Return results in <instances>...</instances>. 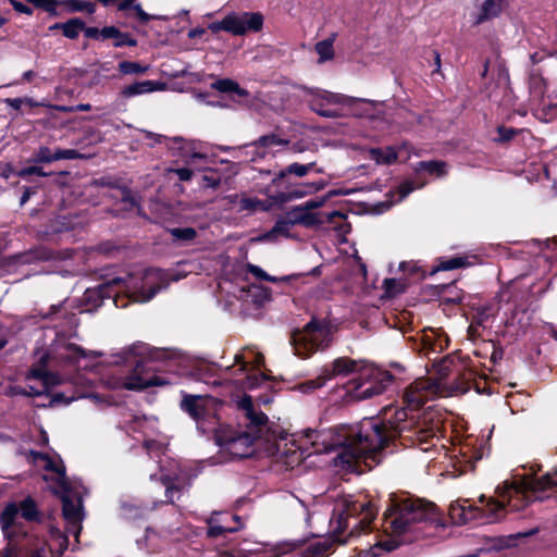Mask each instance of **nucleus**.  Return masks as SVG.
Instances as JSON below:
<instances>
[{
  "label": "nucleus",
  "instance_id": "cd10ccee",
  "mask_svg": "<svg viewBox=\"0 0 557 557\" xmlns=\"http://www.w3.org/2000/svg\"><path fill=\"white\" fill-rule=\"evenodd\" d=\"M447 164L444 161H421L417 163L414 170L417 172L425 171L429 174L436 175L438 177L444 176L447 173Z\"/></svg>",
  "mask_w": 557,
  "mask_h": 557
},
{
  "label": "nucleus",
  "instance_id": "4be33fe9",
  "mask_svg": "<svg viewBox=\"0 0 557 557\" xmlns=\"http://www.w3.org/2000/svg\"><path fill=\"white\" fill-rule=\"evenodd\" d=\"M20 516V509L15 503L7 505L2 510L0 515V525L5 535L10 534V529L15 525V522Z\"/></svg>",
  "mask_w": 557,
  "mask_h": 557
},
{
  "label": "nucleus",
  "instance_id": "9b49d317",
  "mask_svg": "<svg viewBox=\"0 0 557 557\" xmlns=\"http://www.w3.org/2000/svg\"><path fill=\"white\" fill-rule=\"evenodd\" d=\"M144 446L151 458L159 459L160 475L156 473L150 474V480H160L165 486V496L170 503L174 502V494L186 487L191 483L193 475L181 467L176 460L170 458H161L165 456L166 447L154 440H145Z\"/></svg>",
  "mask_w": 557,
  "mask_h": 557
},
{
  "label": "nucleus",
  "instance_id": "423d86ee",
  "mask_svg": "<svg viewBox=\"0 0 557 557\" xmlns=\"http://www.w3.org/2000/svg\"><path fill=\"white\" fill-rule=\"evenodd\" d=\"M169 285L168 274L160 269H148L141 277L128 274L116 276L85 290L83 301L85 311L99 308L106 298H112L116 308H124L127 301L147 302Z\"/></svg>",
  "mask_w": 557,
  "mask_h": 557
},
{
  "label": "nucleus",
  "instance_id": "a878e982",
  "mask_svg": "<svg viewBox=\"0 0 557 557\" xmlns=\"http://www.w3.org/2000/svg\"><path fill=\"white\" fill-rule=\"evenodd\" d=\"M85 23L79 18H72L65 23H57L51 26V29H62L63 35L70 39L78 37L79 33L84 29Z\"/></svg>",
  "mask_w": 557,
  "mask_h": 557
},
{
  "label": "nucleus",
  "instance_id": "864d4df0",
  "mask_svg": "<svg viewBox=\"0 0 557 557\" xmlns=\"http://www.w3.org/2000/svg\"><path fill=\"white\" fill-rule=\"evenodd\" d=\"M131 11H133V12H134V14L136 15V17H137L141 23H147V22H149L150 20H152V18H153V16H152V15H150V14L146 13V12L141 9V7H140V4H139V3H136V2H135V3H134V5H133V9H131Z\"/></svg>",
  "mask_w": 557,
  "mask_h": 557
},
{
  "label": "nucleus",
  "instance_id": "393cba45",
  "mask_svg": "<svg viewBox=\"0 0 557 557\" xmlns=\"http://www.w3.org/2000/svg\"><path fill=\"white\" fill-rule=\"evenodd\" d=\"M235 362L239 366L238 371L244 372L246 367L250 363L257 366L261 364L263 362V356L251 348H247L242 354L235 355Z\"/></svg>",
  "mask_w": 557,
  "mask_h": 557
},
{
  "label": "nucleus",
  "instance_id": "79ce46f5",
  "mask_svg": "<svg viewBox=\"0 0 557 557\" xmlns=\"http://www.w3.org/2000/svg\"><path fill=\"white\" fill-rule=\"evenodd\" d=\"M67 4L74 12H87L88 14H92L96 11L95 3L86 0H69Z\"/></svg>",
  "mask_w": 557,
  "mask_h": 557
},
{
  "label": "nucleus",
  "instance_id": "c03bdc74",
  "mask_svg": "<svg viewBox=\"0 0 557 557\" xmlns=\"http://www.w3.org/2000/svg\"><path fill=\"white\" fill-rule=\"evenodd\" d=\"M84 154L78 152L75 149H61L58 148L54 150V162L60 160H76L84 159Z\"/></svg>",
  "mask_w": 557,
  "mask_h": 557
},
{
  "label": "nucleus",
  "instance_id": "2f4dec72",
  "mask_svg": "<svg viewBox=\"0 0 557 557\" xmlns=\"http://www.w3.org/2000/svg\"><path fill=\"white\" fill-rule=\"evenodd\" d=\"M247 271L251 273L256 278L268 281L272 283H282V282H289L292 278H294L293 275H286L282 277H276L268 274L263 269H261L259 265L255 264H247Z\"/></svg>",
  "mask_w": 557,
  "mask_h": 557
},
{
  "label": "nucleus",
  "instance_id": "774afa93",
  "mask_svg": "<svg viewBox=\"0 0 557 557\" xmlns=\"http://www.w3.org/2000/svg\"><path fill=\"white\" fill-rule=\"evenodd\" d=\"M146 137L147 138H150V139H153L154 143H162V139H164L165 137L162 136V135H159V134H153L151 132H146Z\"/></svg>",
  "mask_w": 557,
  "mask_h": 557
},
{
  "label": "nucleus",
  "instance_id": "5701e85b",
  "mask_svg": "<svg viewBox=\"0 0 557 557\" xmlns=\"http://www.w3.org/2000/svg\"><path fill=\"white\" fill-rule=\"evenodd\" d=\"M337 34L332 33L329 38L315 44L314 50L319 55V63H324L334 58L333 45L336 40Z\"/></svg>",
  "mask_w": 557,
  "mask_h": 557
},
{
  "label": "nucleus",
  "instance_id": "f704fd0d",
  "mask_svg": "<svg viewBox=\"0 0 557 557\" xmlns=\"http://www.w3.org/2000/svg\"><path fill=\"white\" fill-rule=\"evenodd\" d=\"M18 506L20 515L22 518L28 521L37 520L38 510L36 503L30 497L23 499Z\"/></svg>",
  "mask_w": 557,
  "mask_h": 557
},
{
  "label": "nucleus",
  "instance_id": "ddd939ff",
  "mask_svg": "<svg viewBox=\"0 0 557 557\" xmlns=\"http://www.w3.org/2000/svg\"><path fill=\"white\" fill-rule=\"evenodd\" d=\"M263 26V15L259 12H230L221 21L209 24L212 33L227 32L243 36L248 32H259Z\"/></svg>",
  "mask_w": 557,
  "mask_h": 557
},
{
  "label": "nucleus",
  "instance_id": "6e6d98bb",
  "mask_svg": "<svg viewBox=\"0 0 557 557\" xmlns=\"http://www.w3.org/2000/svg\"><path fill=\"white\" fill-rule=\"evenodd\" d=\"M413 190H414V186H412L411 183L407 182V183L401 184L397 190V194H398L397 201L404 200Z\"/></svg>",
  "mask_w": 557,
  "mask_h": 557
},
{
  "label": "nucleus",
  "instance_id": "bf43d9fd",
  "mask_svg": "<svg viewBox=\"0 0 557 557\" xmlns=\"http://www.w3.org/2000/svg\"><path fill=\"white\" fill-rule=\"evenodd\" d=\"M173 172L177 175V177L181 181H184V182H187V181L191 180V177H193V171L188 168L175 169V170H173Z\"/></svg>",
  "mask_w": 557,
  "mask_h": 557
},
{
  "label": "nucleus",
  "instance_id": "dca6fc26",
  "mask_svg": "<svg viewBox=\"0 0 557 557\" xmlns=\"http://www.w3.org/2000/svg\"><path fill=\"white\" fill-rule=\"evenodd\" d=\"M310 171H315L317 173H322L323 170L320 168H317L315 162H309L307 164L301 163H292L287 165L285 169L281 170L278 173L275 174V176L272 178L271 183L273 186L280 187L283 184V181L288 175H295L297 177H304L306 176Z\"/></svg>",
  "mask_w": 557,
  "mask_h": 557
},
{
  "label": "nucleus",
  "instance_id": "ea45409f",
  "mask_svg": "<svg viewBox=\"0 0 557 557\" xmlns=\"http://www.w3.org/2000/svg\"><path fill=\"white\" fill-rule=\"evenodd\" d=\"M540 246L543 257L550 262L557 263V239H546L540 243Z\"/></svg>",
  "mask_w": 557,
  "mask_h": 557
},
{
  "label": "nucleus",
  "instance_id": "f257e3e1",
  "mask_svg": "<svg viewBox=\"0 0 557 557\" xmlns=\"http://www.w3.org/2000/svg\"><path fill=\"white\" fill-rule=\"evenodd\" d=\"M438 393V385L431 379H418L405 391L406 408L386 407L380 417L363 419L356 425L331 429H306L304 440L310 454L336 453L332 461L336 469L361 473L382 460V450L389 442L399 440L405 447H421L428 451L440 431V420L433 411L418 409Z\"/></svg>",
  "mask_w": 557,
  "mask_h": 557
},
{
  "label": "nucleus",
  "instance_id": "f3484780",
  "mask_svg": "<svg viewBox=\"0 0 557 557\" xmlns=\"http://www.w3.org/2000/svg\"><path fill=\"white\" fill-rule=\"evenodd\" d=\"M289 145V140L280 137L275 133H270L267 135H263L259 137L257 140L251 143L249 146L253 147L256 149H263L261 157L263 158L265 153L271 152L275 153L283 148L287 147Z\"/></svg>",
  "mask_w": 557,
  "mask_h": 557
},
{
  "label": "nucleus",
  "instance_id": "13d9d810",
  "mask_svg": "<svg viewBox=\"0 0 557 557\" xmlns=\"http://www.w3.org/2000/svg\"><path fill=\"white\" fill-rule=\"evenodd\" d=\"M460 454H462V456L465 457L466 461H468V462H471L473 460H479L482 457V455L478 450H474V451L470 453L469 449H468V445L460 449Z\"/></svg>",
  "mask_w": 557,
  "mask_h": 557
},
{
  "label": "nucleus",
  "instance_id": "4468645a",
  "mask_svg": "<svg viewBox=\"0 0 557 557\" xmlns=\"http://www.w3.org/2000/svg\"><path fill=\"white\" fill-rule=\"evenodd\" d=\"M286 215L290 220L292 224L295 225H304L306 227H313L317 225H321L324 223L333 224L335 228H337L342 233L348 232V224L344 221L346 215L341 211L333 210L331 212H308L306 209H302L299 206L292 208Z\"/></svg>",
  "mask_w": 557,
  "mask_h": 557
},
{
  "label": "nucleus",
  "instance_id": "4c0bfd02",
  "mask_svg": "<svg viewBox=\"0 0 557 557\" xmlns=\"http://www.w3.org/2000/svg\"><path fill=\"white\" fill-rule=\"evenodd\" d=\"M119 71L124 75L144 74L148 66L134 61H122L119 63Z\"/></svg>",
  "mask_w": 557,
  "mask_h": 557
},
{
  "label": "nucleus",
  "instance_id": "20e7f679",
  "mask_svg": "<svg viewBox=\"0 0 557 557\" xmlns=\"http://www.w3.org/2000/svg\"><path fill=\"white\" fill-rule=\"evenodd\" d=\"M54 339L49 345L47 351L38 357V360L27 371L25 380L26 386H9L7 395L9 396H41L49 389L59 384L58 375L48 371V363L53 362L61 366H73L78 369L92 370L96 364L94 359L100 354L94 350L87 351L76 344L70 343L65 334L53 332Z\"/></svg>",
  "mask_w": 557,
  "mask_h": 557
},
{
  "label": "nucleus",
  "instance_id": "e433bc0d",
  "mask_svg": "<svg viewBox=\"0 0 557 557\" xmlns=\"http://www.w3.org/2000/svg\"><path fill=\"white\" fill-rule=\"evenodd\" d=\"M383 287L385 289V294L389 297H393V296L404 293L407 287V284L403 280L385 278L383 281Z\"/></svg>",
  "mask_w": 557,
  "mask_h": 557
},
{
  "label": "nucleus",
  "instance_id": "58836bf2",
  "mask_svg": "<svg viewBox=\"0 0 557 557\" xmlns=\"http://www.w3.org/2000/svg\"><path fill=\"white\" fill-rule=\"evenodd\" d=\"M329 380L326 379V376L324 375V373H322V371L320 372V374L313 379V380H308L304 383H300L297 388L301 392V393H311L313 391H315L317 388H320L322 387L323 385H325V383L327 382Z\"/></svg>",
  "mask_w": 557,
  "mask_h": 557
},
{
  "label": "nucleus",
  "instance_id": "a19ab883",
  "mask_svg": "<svg viewBox=\"0 0 557 557\" xmlns=\"http://www.w3.org/2000/svg\"><path fill=\"white\" fill-rule=\"evenodd\" d=\"M34 163H52L54 162V150L47 146H40L33 154Z\"/></svg>",
  "mask_w": 557,
  "mask_h": 557
},
{
  "label": "nucleus",
  "instance_id": "09e8293b",
  "mask_svg": "<svg viewBox=\"0 0 557 557\" xmlns=\"http://www.w3.org/2000/svg\"><path fill=\"white\" fill-rule=\"evenodd\" d=\"M498 137L495 139L499 143H506L513 138L517 134V131L512 127L498 126L497 127Z\"/></svg>",
  "mask_w": 557,
  "mask_h": 557
},
{
  "label": "nucleus",
  "instance_id": "de8ad7c7",
  "mask_svg": "<svg viewBox=\"0 0 557 557\" xmlns=\"http://www.w3.org/2000/svg\"><path fill=\"white\" fill-rule=\"evenodd\" d=\"M121 200L129 208L138 207L137 197L132 193L131 189L123 187L120 189Z\"/></svg>",
  "mask_w": 557,
  "mask_h": 557
},
{
  "label": "nucleus",
  "instance_id": "7ed1b4c3",
  "mask_svg": "<svg viewBox=\"0 0 557 557\" xmlns=\"http://www.w3.org/2000/svg\"><path fill=\"white\" fill-rule=\"evenodd\" d=\"M557 488V470L542 478L523 476L515 481H505L503 486L496 488L497 499L486 502L484 495L480 497L482 507L470 504L468 499L456 500L449 506V517L455 524H465L472 520L496 522L505 517L507 507L511 511L522 510L532 500H543L550 495L547 490Z\"/></svg>",
  "mask_w": 557,
  "mask_h": 557
},
{
  "label": "nucleus",
  "instance_id": "aec40b11",
  "mask_svg": "<svg viewBox=\"0 0 557 557\" xmlns=\"http://www.w3.org/2000/svg\"><path fill=\"white\" fill-rule=\"evenodd\" d=\"M324 187L322 183H309L300 188H294L287 193H278L273 199L276 202H287L295 199H300L309 194L321 190Z\"/></svg>",
  "mask_w": 557,
  "mask_h": 557
},
{
  "label": "nucleus",
  "instance_id": "c9c22d12",
  "mask_svg": "<svg viewBox=\"0 0 557 557\" xmlns=\"http://www.w3.org/2000/svg\"><path fill=\"white\" fill-rule=\"evenodd\" d=\"M121 509H122V516L125 519L143 518L148 510L147 507L137 506L135 504L127 503V502L122 503Z\"/></svg>",
  "mask_w": 557,
  "mask_h": 557
},
{
  "label": "nucleus",
  "instance_id": "9d476101",
  "mask_svg": "<svg viewBox=\"0 0 557 557\" xmlns=\"http://www.w3.org/2000/svg\"><path fill=\"white\" fill-rule=\"evenodd\" d=\"M377 515L376 507L366 497L345 496L339 500L330 520V527L339 542L346 543L339 535L348 531V537L356 536L369 528Z\"/></svg>",
  "mask_w": 557,
  "mask_h": 557
},
{
  "label": "nucleus",
  "instance_id": "b1692460",
  "mask_svg": "<svg viewBox=\"0 0 557 557\" xmlns=\"http://www.w3.org/2000/svg\"><path fill=\"white\" fill-rule=\"evenodd\" d=\"M370 158L379 164H391L397 160L398 152L394 147L372 148L369 151Z\"/></svg>",
  "mask_w": 557,
  "mask_h": 557
},
{
  "label": "nucleus",
  "instance_id": "473e14b6",
  "mask_svg": "<svg viewBox=\"0 0 557 557\" xmlns=\"http://www.w3.org/2000/svg\"><path fill=\"white\" fill-rule=\"evenodd\" d=\"M212 88L221 92H235L238 96H245L246 91L231 78L218 79L212 84Z\"/></svg>",
  "mask_w": 557,
  "mask_h": 557
},
{
  "label": "nucleus",
  "instance_id": "603ef678",
  "mask_svg": "<svg viewBox=\"0 0 557 557\" xmlns=\"http://www.w3.org/2000/svg\"><path fill=\"white\" fill-rule=\"evenodd\" d=\"M33 3L35 7L44 9L47 12H54L57 8L55 0H27Z\"/></svg>",
  "mask_w": 557,
  "mask_h": 557
},
{
  "label": "nucleus",
  "instance_id": "6ab92c4d",
  "mask_svg": "<svg viewBox=\"0 0 557 557\" xmlns=\"http://www.w3.org/2000/svg\"><path fill=\"white\" fill-rule=\"evenodd\" d=\"M162 87H163V85L156 81L136 82L134 84L125 86L121 90V96L123 98H133L136 96L150 94V92L160 90V89H162Z\"/></svg>",
  "mask_w": 557,
  "mask_h": 557
},
{
  "label": "nucleus",
  "instance_id": "412c9836",
  "mask_svg": "<svg viewBox=\"0 0 557 557\" xmlns=\"http://www.w3.org/2000/svg\"><path fill=\"white\" fill-rule=\"evenodd\" d=\"M504 0H485L481 7L480 13L474 20V24L479 25L485 21L497 17L503 9Z\"/></svg>",
  "mask_w": 557,
  "mask_h": 557
},
{
  "label": "nucleus",
  "instance_id": "4d7b16f0",
  "mask_svg": "<svg viewBox=\"0 0 557 557\" xmlns=\"http://www.w3.org/2000/svg\"><path fill=\"white\" fill-rule=\"evenodd\" d=\"M323 203H324V199H319V200L311 199V200L306 201L302 205H299V207H301L302 209H306V211H308V212H313L314 209L320 208Z\"/></svg>",
  "mask_w": 557,
  "mask_h": 557
},
{
  "label": "nucleus",
  "instance_id": "c756f323",
  "mask_svg": "<svg viewBox=\"0 0 557 557\" xmlns=\"http://www.w3.org/2000/svg\"><path fill=\"white\" fill-rule=\"evenodd\" d=\"M168 232L175 243L188 244L197 237V231L194 227H173Z\"/></svg>",
  "mask_w": 557,
  "mask_h": 557
},
{
  "label": "nucleus",
  "instance_id": "8fccbe9b",
  "mask_svg": "<svg viewBox=\"0 0 557 557\" xmlns=\"http://www.w3.org/2000/svg\"><path fill=\"white\" fill-rule=\"evenodd\" d=\"M330 548H331V545L326 541H324V542H318V543L311 545L310 550L313 556L323 557L329 554Z\"/></svg>",
  "mask_w": 557,
  "mask_h": 557
},
{
  "label": "nucleus",
  "instance_id": "338daca9",
  "mask_svg": "<svg viewBox=\"0 0 557 557\" xmlns=\"http://www.w3.org/2000/svg\"><path fill=\"white\" fill-rule=\"evenodd\" d=\"M203 33H205L203 28L196 27V28H193V29H190L188 32V37L194 39V38H197V37L201 36Z\"/></svg>",
  "mask_w": 557,
  "mask_h": 557
},
{
  "label": "nucleus",
  "instance_id": "39448f33",
  "mask_svg": "<svg viewBox=\"0 0 557 557\" xmlns=\"http://www.w3.org/2000/svg\"><path fill=\"white\" fill-rule=\"evenodd\" d=\"M384 519L395 535L404 536L403 540L387 539L380 542L379 546L386 552L398 548L404 542L425 536L429 529L442 525L433 503L405 494L391 495Z\"/></svg>",
  "mask_w": 557,
  "mask_h": 557
},
{
  "label": "nucleus",
  "instance_id": "680f3d73",
  "mask_svg": "<svg viewBox=\"0 0 557 557\" xmlns=\"http://www.w3.org/2000/svg\"><path fill=\"white\" fill-rule=\"evenodd\" d=\"M399 270L404 272L409 271L410 273H413L414 271L418 270V267L414 262L403 261L399 263Z\"/></svg>",
  "mask_w": 557,
  "mask_h": 557
},
{
  "label": "nucleus",
  "instance_id": "f03ea898",
  "mask_svg": "<svg viewBox=\"0 0 557 557\" xmlns=\"http://www.w3.org/2000/svg\"><path fill=\"white\" fill-rule=\"evenodd\" d=\"M222 405L223 401L213 396L183 393L181 409L195 421L201 434H212L215 443L235 458L250 457L257 440L271 442L274 438L268 417L255 409L250 397L245 396L239 403L247 420V430L243 432L222 425Z\"/></svg>",
  "mask_w": 557,
  "mask_h": 557
},
{
  "label": "nucleus",
  "instance_id": "37998d69",
  "mask_svg": "<svg viewBox=\"0 0 557 557\" xmlns=\"http://www.w3.org/2000/svg\"><path fill=\"white\" fill-rule=\"evenodd\" d=\"M84 34L87 38L96 39V40H106L108 39V36H110V26H106L102 29H98L97 27H85L84 26Z\"/></svg>",
  "mask_w": 557,
  "mask_h": 557
},
{
  "label": "nucleus",
  "instance_id": "a211bd4d",
  "mask_svg": "<svg viewBox=\"0 0 557 557\" xmlns=\"http://www.w3.org/2000/svg\"><path fill=\"white\" fill-rule=\"evenodd\" d=\"M293 226L287 215L280 216L273 227L259 236L258 240L276 242L278 238H289L292 236L290 230Z\"/></svg>",
  "mask_w": 557,
  "mask_h": 557
},
{
  "label": "nucleus",
  "instance_id": "5fc2aeb1",
  "mask_svg": "<svg viewBox=\"0 0 557 557\" xmlns=\"http://www.w3.org/2000/svg\"><path fill=\"white\" fill-rule=\"evenodd\" d=\"M209 370V367L206 364H198L195 371L191 373V375L199 381H203L206 383H209L207 371Z\"/></svg>",
  "mask_w": 557,
  "mask_h": 557
},
{
  "label": "nucleus",
  "instance_id": "2eb2a0df",
  "mask_svg": "<svg viewBox=\"0 0 557 557\" xmlns=\"http://www.w3.org/2000/svg\"><path fill=\"white\" fill-rule=\"evenodd\" d=\"M343 102V96L338 94L329 92L325 90H310L308 104L312 111L323 117H336L338 113L336 110L331 109V104H338Z\"/></svg>",
  "mask_w": 557,
  "mask_h": 557
},
{
  "label": "nucleus",
  "instance_id": "3c124183",
  "mask_svg": "<svg viewBox=\"0 0 557 557\" xmlns=\"http://www.w3.org/2000/svg\"><path fill=\"white\" fill-rule=\"evenodd\" d=\"M29 175H37V176L45 177V176H48V173H46L42 168L37 166V165L27 166L25 169H22L18 172V176H21V177H25V176H29Z\"/></svg>",
  "mask_w": 557,
  "mask_h": 557
},
{
  "label": "nucleus",
  "instance_id": "1a4fd4ad",
  "mask_svg": "<svg viewBox=\"0 0 557 557\" xmlns=\"http://www.w3.org/2000/svg\"><path fill=\"white\" fill-rule=\"evenodd\" d=\"M161 355H163L162 351H152L145 344L133 345L113 355L108 361L109 364H128L134 366V369L132 374L115 380L110 383V386L112 388L144 389L149 386L163 385L165 383L163 380L150 374L152 368H148L146 361L159 359Z\"/></svg>",
  "mask_w": 557,
  "mask_h": 557
},
{
  "label": "nucleus",
  "instance_id": "c85d7f7f",
  "mask_svg": "<svg viewBox=\"0 0 557 557\" xmlns=\"http://www.w3.org/2000/svg\"><path fill=\"white\" fill-rule=\"evenodd\" d=\"M235 203L238 211L255 212L257 210H268L265 203L256 197L242 196Z\"/></svg>",
  "mask_w": 557,
  "mask_h": 557
},
{
  "label": "nucleus",
  "instance_id": "49530a36",
  "mask_svg": "<svg viewBox=\"0 0 557 557\" xmlns=\"http://www.w3.org/2000/svg\"><path fill=\"white\" fill-rule=\"evenodd\" d=\"M465 265V259L463 258H450L447 260H443L440 262V264L436 267L437 271H449L459 269Z\"/></svg>",
  "mask_w": 557,
  "mask_h": 557
},
{
  "label": "nucleus",
  "instance_id": "052dcab7",
  "mask_svg": "<svg viewBox=\"0 0 557 557\" xmlns=\"http://www.w3.org/2000/svg\"><path fill=\"white\" fill-rule=\"evenodd\" d=\"M11 3L13 5L14 10L17 11L18 13H23V14H27V15H30L33 13V10L28 5H26L20 1L11 0Z\"/></svg>",
  "mask_w": 557,
  "mask_h": 557
},
{
  "label": "nucleus",
  "instance_id": "e2e57ef3",
  "mask_svg": "<svg viewBox=\"0 0 557 557\" xmlns=\"http://www.w3.org/2000/svg\"><path fill=\"white\" fill-rule=\"evenodd\" d=\"M5 102L8 106L13 108L14 110H20L21 106L23 103V100L21 98H8V99H5Z\"/></svg>",
  "mask_w": 557,
  "mask_h": 557
},
{
  "label": "nucleus",
  "instance_id": "72a5a7b5",
  "mask_svg": "<svg viewBox=\"0 0 557 557\" xmlns=\"http://www.w3.org/2000/svg\"><path fill=\"white\" fill-rule=\"evenodd\" d=\"M110 36H108V39H114V47H134L137 45V40L132 38L127 33H122L119 28L115 26H110Z\"/></svg>",
  "mask_w": 557,
  "mask_h": 557
},
{
  "label": "nucleus",
  "instance_id": "0eeeda50",
  "mask_svg": "<svg viewBox=\"0 0 557 557\" xmlns=\"http://www.w3.org/2000/svg\"><path fill=\"white\" fill-rule=\"evenodd\" d=\"M26 458L35 466L52 472L44 478L47 482H52L50 484L51 490L61 497L62 512L66 521L65 532L77 540L84 519L83 497L87 494V490L81 481H70L65 475L64 466L55 463L48 455L29 450Z\"/></svg>",
  "mask_w": 557,
  "mask_h": 557
},
{
  "label": "nucleus",
  "instance_id": "a18cd8bd",
  "mask_svg": "<svg viewBox=\"0 0 557 557\" xmlns=\"http://www.w3.org/2000/svg\"><path fill=\"white\" fill-rule=\"evenodd\" d=\"M249 293L252 297H255V301L259 305L263 304L264 301H268L270 299V290L268 288L261 287L259 285L252 284L249 287Z\"/></svg>",
  "mask_w": 557,
  "mask_h": 557
},
{
  "label": "nucleus",
  "instance_id": "69168bd1",
  "mask_svg": "<svg viewBox=\"0 0 557 557\" xmlns=\"http://www.w3.org/2000/svg\"><path fill=\"white\" fill-rule=\"evenodd\" d=\"M8 344V330L0 325V349Z\"/></svg>",
  "mask_w": 557,
  "mask_h": 557
},
{
  "label": "nucleus",
  "instance_id": "7c9ffc66",
  "mask_svg": "<svg viewBox=\"0 0 557 557\" xmlns=\"http://www.w3.org/2000/svg\"><path fill=\"white\" fill-rule=\"evenodd\" d=\"M246 380H247V382L244 383L242 380H231V379L224 377L223 382H221V381H213L212 384H214V385L222 384V385H224L226 388H228L231 391H233L234 388L235 389L244 388L245 385H247L248 387L252 388V387H255V386H257L259 384V377L258 376H252V375L248 374L246 376Z\"/></svg>",
  "mask_w": 557,
  "mask_h": 557
},
{
  "label": "nucleus",
  "instance_id": "f8f14e48",
  "mask_svg": "<svg viewBox=\"0 0 557 557\" xmlns=\"http://www.w3.org/2000/svg\"><path fill=\"white\" fill-rule=\"evenodd\" d=\"M333 339L331 323L322 319H311L304 329L296 330L292 334V345L295 355L308 358L318 350H324Z\"/></svg>",
  "mask_w": 557,
  "mask_h": 557
},
{
  "label": "nucleus",
  "instance_id": "6e6552de",
  "mask_svg": "<svg viewBox=\"0 0 557 557\" xmlns=\"http://www.w3.org/2000/svg\"><path fill=\"white\" fill-rule=\"evenodd\" d=\"M322 373L329 381L337 375L356 373L357 375L347 383L346 391L358 400L382 394L393 380L387 371L372 364L359 367L357 361L345 357L337 358L331 364L323 367Z\"/></svg>",
  "mask_w": 557,
  "mask_h": 557
},
{
  "label": "nucleus",
  "instance_id": "bb28decb",
  "mask_svg": "<svg viewBox=\"0 0 557 557\" xmlns=\"http://www.w3.org/2000/svg\"><path fill=\"white\" fill-rule=\"evenodd\" d=\"M231 519L234 521V525L231 524H219L215 523L213 520L209 522L208 528V535L212 537L220 536L224 533H232L236 532L238 529L242 528L240 518L238 516H232Z\"/></svg>",
  "mask_w": 557,
  "mask_h": 557
},
{
  "label": "nucleus",
  "instance_id": "0e129e2a",
  "mask_svg": "<svg viewBox=\"0 0 557 557\" xmlns=\"http://www.w3.org/2000/svg\"><path fill=\"white\" fill-rule=\"evenodd\" d=\"M134 3H135V0H122L117 5V10L119 11H131V9H133Z\"/></svg>",
  "mask_w": 557,
  "mask_h": 557
}]
</instances>
